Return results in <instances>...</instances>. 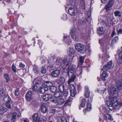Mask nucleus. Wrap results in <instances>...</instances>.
Masks as SVG:
<instances>
[{
    "label": "nucleus",
    "mask_w": 122,
    "mask_h": 122,
    "mask_svg": "<svg viewBox=\"0 0 122 122\" xmlns=\"http://www.w3.org/2000/svg\"><path fill=\"white\" fill-rule=\"evenodd\" d=\"M117 90L113 85H111L110 88L108 89L109 94L110 96L117 95L118 92H122V80L120 79L116 82Z\"/></svg>",
    "instance_id": "obj_1"
},
{
    "label": "nucleus",
    "mask_w": 122,
    "mask_h": 122,
    "mask_svg": "<svg viewBox=\"0 0 122 122\" xmlns=\"http://www.w3.org/2000/svg\"><path fill=\"white\" fill-rule=\"evenodd\" d=\"M76 69V66L75 65H71L69 66L67 71V75L69 77H76V75L74 74V72Z\"/></svg>",
    "instance_id": "obj_2"
},
{
    "label": "nucleus",
    "mask_w": 122,
    "mask_h": 122,
    "mask_svg": "<svg viewBox=\"0 0 122 122\" xmlns=\"http://www.w3.org/2000/svg\"><path fill=\"white\" fill-rule=\"evenodd\" d=\"M116 96L117 95H115L111 98L109 104L108 105V107H113L115 109L117 108V107L119 104L117 102V98Z\"/></svg>",
    "instance_id": "obj_3"
},
{
    "label": "nucleus",
    "mask_w": 122,
    "mask_h": 122,
    "mask_svg": "<svg viewBox=\"0 0 122 122\" xmlns=\"http://www.w3.org/2000/svg\"><path fill=\"white\" fill-rule=\"evenodd\" d=\"M75 48L77 51L82 53H84L86 51L85 46L82 44H77L75 46Z\"/></svg>",
    "instance_id": "obj_4"
},
{
    "label": "nucleus",
    "mask_w": 122,
    "mask_h": 122,
    "mask_svg": "<svg viewBox=\"0 0 122 122\" xmlns=\"http://www.w3.org/2000/svg\"><path fill=\"white\" fill-rule=\"evenodd\" d=\"M32 118L33 121L36 122H46L47 120V119L46 118L42 119V121L41 120L40 116L38 115L36 113L33 115Z\"/></svg>",
    "instance_id": "obj_5"
},
{
    "label": "nucleus",
    "mask_w": 122,
    "mask_h": 122,
    "mask_svg": "<svg viewBox=\"0 0 122 122\" xmlns=\"http://www.w3.org/2000/svg\"><path fill=\"white\" fill-rule=\"evenodd\" d=\"M78 12V10L75 7L70 8L68 10V13L71 15H74Z\"/></svg>",
    "instance_id": "obj_6"
},
{
    "label": "nucleus",
    "mask_w": 122,
    "mask_h": 122,
    "mask_svg": "<svg viewBox=\"0 0 122 122\" xmlns=\"http://www.w3.org/2000/svg\"><path fill=\"white\" fill-rule=\"evenodd\" d=\"M38 82H36V85H33L32 87L33 90L35 91H37L39 90L41 87V81H38Z\"/></svg>",
    "instance_id": "obj_7"
},
{
    "label": "nucleus",
    "mask_w": 122,
    "mask_h": 122,
    "mask_svg": "<svg viewBox=\"0 0 122 122\" xmlns=\"http://www.w3.org/2000/svg\"><path fill=\"white\" fill-rule=\"evenodd\" d=\"M112 61H110L107 64L104 66L102 68V71H107L112 68Z\"/></svg>",
    "instance_id": "obj_8"
},
{
    "label": "nucleus",
    "mask_w": 122,
    "mask_h": 122,
    "mask_svg": "<svg viewBox=\"0 0 122 122\" xmlns=\"http://www.w3.org/2000/svg\"><path fill=\"white\" fill-rule=\"evenodd\" d=\"M71 36L73 39L76 41L77 39L78 38V36L76 34L77 32L76 31L75 29H72L70 32Z\"/></svg>",
    "instance_id": "obj_9"
},
{
    "label": "nucleus",
    "mask_w": 122,
    "mask_h": 122,
    "mask_svg": "<svg viewBox=\"0 0 122 122\" xmlns=\"http://www.w3.org/2000/svg\"><path fill=\"white\" fill-rule=\"evenodd\" d=\"M114 4V2L113 0H110L109 1L108 4H107L105 8L106 9L107 11H108L110 10L111 9V7Z\"/></svg>",
    "instance_id": "obj_10"
},
{
    "label": "nucleus",
    "mask_w": 122,
    "mask_h": 122,
    "mask_svg": "<svg viewBox=\"0 0 122 122\" xmlns=\"http://www.w3.org/2000/svg\"><path fill=\"white\" fill-rule=\"evenodd\" d=\"M32 95V92L30 90L25 95V98L26 100L28 101L30 100L31 99Z\"/></svg>",
    "instance_id": "obj_11"
},
{
    "label": "nucleus",
    "mask_w": 122,
    "mask_h": 122,
    "mask_svg": "<svg viewBox=\"0 0 122 122\" xmlns=\"http://www.w3.org/2000/svg\"><path fill=\"white\" fill-rule=\"evenodd\" d=\"M60 72L59 70H55L52 72L51 75L52 77H56L58 76Z\"/></svg>",
    "instance_id": "obj_12"
},
{
    "label": "nucleus",
    "mask_w": 122,
    "mask_h": 122,
    "mask_svg": "<svg viewBox=\"0 0 122 122\" xmlns=\"http://www.w3.org/2000/svg\"><path fill=\"white\" fill-rule=\"evenodd\" d=\"M108 76V75L106 71H103L101 76L102 80L104 81H105Z\"/></svg>",
    "instance_id": "obj_13"
},
{
    "label": "nucleus",
    "mask_w": 122,
    "mask_h": 122,
    "mask_svg": "<svg viewBox=\"0 0 122 122\" xmlns=\"http://www.w3.org/2000/svg\"><path fill=\"white\" fill-rule=\"evenodd\" d=\"M51 97L50 94H47L43 97V98L44 101H47Z\"/></svg>",
    "instance_id": "obj_14"
},
{
    "label": "nucleus",
    "mask_w": 122,
    "mask_h": 122,
    "mask_svg": "<svg viewBox=\"0 0 122 122\" xmlns=\"http://www.w3.org/2000/svg\"><path fill=\"white\" fill-rule=\"evenodd\" d=\"M113 17L112 14H108L106 17V18L107 20L108 23H112V18Z\"/></svg>",
    "instance_id": "obj_15"
},
{
    "label": "nucleus",
    "mask_w": 122,
    "mask_h": 122,
    "mask_svg": "<svg viewBox=\"0 0 122 122\" xmlns=\"http://www.w3.org/2000/svg\"><path fill=\"white\" fill-rule=\"evenodd\" d=\"M97 33L100 35H101L103 34L104 33V31L103 28L101 27L97 29Z\"/></svg>",
    "instance_id": "obj_16"
},
{
    "label": "nucleus",
    "mask_w": 122,
    "mask_h": 122,
    "mask_svg": "<svg viewBox=\"0 0 122 122\" xmlns=\"http://www.w3.org/2000/svg\"><path fill=\"white\" fill-rule=\"evenodd\" d=\"M41 112L43 113H45L47 111V109L46 107V105L45 104H43L41 105Z\"/></svg>",
    "instance_id": "obj_17"
},
{
    "label": "nucleus",
    "mask_w": 122,
    "mask_h": 122,
    "mask_svg": "<svg viewBox=\"0 0 122 122\" xmlns=\"http://www.w3.org/2000/svg\"><path fill=\"white\" fill-rule=\"evenodd\" d=\"M118 39V37L117 36H116L112 40L111 43V45L113 46L114 44L117 42Z\"/></svg>",
    "instance_id": "obj_18"
},
{
    "label": "nucleus",
    "mask_w": 122,
    "mask_h": 122,
    "mask_svg": "<svg viewBox=\"0 0 122 122\" xmlns=\"http://www.w3.org/2000/svg\"><path fill=\"white\" fill-rule=\"evenodd\" d=\"M65 101L63 99L60 97L57 99V102L58 104L60 105H62L64 102Z\"/></svg>",
    "instance_id": "obj_19"
},
{
    "label": "nucleus",
    "mask_w": 122,
    "mask_h": 122,
    "mask_svg": "<svg viewBox=\"0 0 122 122\" xmlns=\"http://www.w3.org/2000/svg\"><path fill=\"white\" fill-rule=\"evenodd\" d=\"M68 52L69 55L72 56L74 52V49L72 47H70L69 48Z\"/></svg>",
    "instance_id": "obj_20"
},
{
    "label": "nucleus",
    "mask_w": 122,
    "mask_h": 122,
    "mask_svg": "<svg viewBox=\"0 0 122 122\" xmlns=\"http://www.w3.org/2000/svg\"><path fill=\"white\" fill-rule=\"evenodd\" d=\"M44 85L47 87H51L53 86V84L52 83L49 81H47L44 83Z\"/></svg>",
    "instance_id": "obj_21"
},
{
    "label": "nucleus",
    "mask_w": 122,
    "mask_h": 122,
    "mask_svg": "<svg viewBox=\"0 0 122 122\" xmlns=\"http://www.w3.org/2000/svg\"><path fill=\"white\" fill-rule=\"evenodd\" d=\"M4 97L3 100L5 102H8L10 101V99L7 94H6Z\"/></svg>",
    "instance_id": "obj_22"
},
{
    "label": "nucleus",
    "mask_w": 122,
    "mask_h": 122,
    "mask_svg": "<svg viewBox=\"0 0 122 122\" xmlns=\"http://www.w3.org/2000/svg\"><path fill=\"white\" fill-rule=\"evenodd\" d=\"M85 56H80L79 57V61L78 62V64L82 65L83 63L84 60L85 58Z\"/></svg>",
    "instance_id": "obj_23"
},
{
    "label": "nucleus",
    "mask_w": 122,
    "mask_h": 122,
    "mask_svg": "<svg viewBox=\"0 0 122 122\" xmlns=\"http://www.w3.org/2000/svg\"><path fill=\"white\" fill-rule=\"evenodd\" d=\"M50 91L53 93H54L56 92L57 90L56 87L53 86H52L50 87Z\"/></svg>",
    "instance_id": "obj_24"
},
{
    "label": "nucleus",
    "mask_w": 122,
    "mask_h": 122,
    "mask_svg": "<svg viewBox=\"0 0 122 122\" xmlns=\"http://www.w3.org/2000/svg\"><path fill=\"white\" fill-rule=\"evenodd\" d=\"M59 90L61 92H64V85L63 84H61L59 86Z\"/></svg>",
    "instance_id": "obj_25"
},
{
    "label": "nucleus",
    "mask_w": 122,
    "mask_h": 122,
    "mask_svg": "<svg viewBox=\"0 0 122 122\" xmlns=\"http://www.w3.org/2000/svg\"><path fill=\"white\" fill-rule=\"evenodd\" d=\"M7 109L6 108L2 107H0V114H2L3 113L7 111Z\"/></svg>",
    "instance_id": "obj_26"
},
{
    "label": "nucleus",
    "mask_w": 122,
    "mask_h": 122,
    "mask_svg": "<svg viewBox=\"0 0 122 122\" xmlns=\"http://www.w3.org/2000/svg\"><path fill=\"white\" fill-rule=\"evenodd\" d=\"M80 5L82 8L84 10H85V4L84 1L83 0H81L80 3Z\"/></svg>",
    "instance_id": "obj_27"
},
{
    "label": "nucleus",
    "mask_w": 122,
    "mask_h": 122,
    "mask_svg": "<svg viewBox=\"0 0 122 122\" xmlns=\"http://www.w3.org/2000/svg\"><path fill=\"white\" fill-rule=\"evenodd\" d=\"M54 95L55 98H59L62 96L61 94H60L59 92H56L54 94Z\"/></svg>",
    "instance_id": "obj_28"
},
{
    "label": "nucleus",
    "mask_w": 122,
    "mask_h": 122,
    "mask_svg": "<svg viewBox=\"0 0 122 122\" xmlns=\"http://www.w3.org/2000/svg\"><path fill=\"white\" fill-rule=\"evenodd\" d=\"M6 94V93L4 90L2 89H0V95L2 97H4Z\"/></svg>",
    "instance_id": "obj_29"
},
{
    "label": "nucleus",
    "mask_w": 122,
    "mask_h": 122,
    "mask_svg": "<svg viewBox=\"0 0 122 122\" xmlns=\"http://www.w3.org/2000/svg\"><path fill=\"white\" fill-rule=\"evenodd\" d=\"M114 14L116 16H118V17H121V12L118 11H115L114 12Z\"/></svg>",
    "instance_id": "obj_30"
},
{
    "label": "nucleus",
    "mask_w": 122,
    "mask_h": 122,
    "mask_svg": "<svg viewBox=\"0 0 122 122\" xmlns=\"http://www.w3.org/2000/svg\"><path fill=\"white\" fill-rule=\"evenodd\" d=\"M16 113L15 112L13 113L12 114V117L11 121L13 122H15V120L16 117Z\"/></svg>",
    "instance_id": "obj_31"
},
{
    "label": "nucleus",
    "mask_w": 122,
    "mask_h": 122,
    "mask_svg": "<svg viewBox=\"0 0 122 122\" xmlns=\"http://www.w3.org/2000/svg\"><path fill=\"white\" fill-rule=\"evenodd\" d=\"M104 117H105V118H106V119L104 120L105 121H106L105 122H107V120L108 119L110 120H111L112 119L111 116L109 114H107L106 115H104Z\"/></svg>",
    "instance_id": "obj_32"
},
{
    "label": "nucleus",
    "mask_w": 122,
    "mask_h": 122,
    "mask_svg": "<svg viewBox=\"0 0 122 122\" xmlns=\"http://www.w3.org/2000/svg\"><path fill=\"white\" fill-rule=\"evenodd\" d=\"M59 81H60V83L59 82V83H64L65 81V79L64 77L63 76H62L61 77L59 80Z\"/></svg>",
    "instance_id": "obj_33"
},
{
    "label": "nucleus",
    "mask_w": 122,
    "mask_h": 122,
    "mask_svg": "<svg viewBox=\"0 0 122 122\" xmlns=\"http://www.w3.org/2000/svg\"><path fill=\"white\" fill-rule=\"evenodd\" d=\"M71 96L72 97L74 96L76 93V90L70 91Z\"/></svg>",
    "instance_id": "obj_34"
},
{
    "label": "nucleus",
    "mask_w": 122,
    "mask_h": 122,
    "mask_svg": "<svg viewBox=\"0 0 122 122\" xmlns=\"http://www.w3.org/2000/svg\"><path fill=\"white\" fill-rule=\"evenodd\" d=\"M76 78V77H73L70 78L69 79L68 83L69 84H71V83L73 82Z\"/></svg>",
    "instance_id": "obj_35"
},
{
    "label": "nucleus",
    "mask_w": 122,
    "mask_h": 122,
    "mask_svg": "<svg viewBox=\"0 0 122 122\" xmlns=\"http://www.w3.org/2000/svg\"><path fill=\"white\" fill-rule=\"evenodd\" d=\"M57 63L60 65H61L63 63V60L61 58H58L57 60Z\"/></svg>",
    "instance_id": "obj_36"
},
{
    "label": "nucleus",
    "mask_w": 122,
    "mask_h": 122,
    "mask_svg": "<svg viewBox=\"0 0 122 122\" xmlns=\"http://www.w3.org/2000/svg\"><path fill=\"white\" fill-rule=\"evenodd\" d=\"M12 103L10 101L8 102H6L5 104V106L6 107L8 108H11V106Z\"/></svg>",
    "instance_id": "obj_37"
},
{
    "label": "nucleus",
    "mask_w": 122,
    "mask_h": 122,
    "mask_svg": "<svg viewBox=\"0 0 122 122\" xmlns=\"http://www.w3.org/2000/svg\"><path fill=\"white\" fill-rule=\"evenodd\" d=\"M44 87L43 86L42 87H41L39 91V92L41 94H43L45 92L44 90Z\"/></svg>",
    "instance_id": "obj_38"
},
{
    "label": "nucleus",
    "mask_w": 122,
    "mask_h": 122,
    "mask_svg": "<svg viewBox=\"0 0 122 122\" xmlns=\"http://www.w3.org/2000/svg\"><path fill=\"white\" fill-rule=\"evenodd\" d=\"M64 39L67 38V39L66 40V41L68 44H70L71 42V39L69 37H68L67 36L66 37L65 36H64Z\"/></svg>",
    "instance_id": "obj_39"
},
{
    "label": "nucleus",
    "mask_w": 122,
    "mask_h": 122,
    "mask_svg": "<svg viewBox=\"0 0 122 122\" xmlns=\"http://www.w3.org/2000/svg\"><path fill=\"white\" fill-rule=\"evenodd\" d=\"M61 122H67L66 118L64 116H62L61 118Z\"/></svg>",
    "instance_id": "obj_40"
},
{
    "label": "nucleus",
    "mask_w": 122,
    "mask_h": 122,
    "mask_svg": "<svg viewBox=\"0 0 122 122\" xmlns=\"http://www.w3.org/2000/svg\"><path fill=\"white\" fill-rule=\"evenodd\" d=\"M62 63H63L64 65L67 66L68 65V61L66 59L64 58L63 60Z\"/></svg>",
    "instance_id": "obj_41"
},
{
    "label": "nucleus",
    "mask_w": 122,
    "mask_h": 122,
    "mask_svg": "<svg viewBox=\"0 0 122 122\" xmlns=\"http://www.w3.org/2000/svg\"><path fill=\"white\" fill-rule=\"evenodd\" d=\"M87 107V108L86 109V110L88 111H90L92 108L91 105V103H89L88 104Z\"/></svg>",
    "instance_id": "obj_42"
},
{
    "label": "nucleus",
    "mask_w": 122,
    "mask_h": 122,
    "mask_svg": "<svg viewBox=\"0 0 122 122\" xmlns=\"http://www.w3.org/2000/svg\"><path fill=\"white\" fill-rule=\"evenodd\" d=\"M38 67L36 66H34L33 67V70L35 73H37L38 72Z\"/></svg>",
    "instance_id": "obj_43"
},
{
    "label": "nucleus",
    "mask_w": 122,
    "mask_h": 122,
    "mask_svg": "<svg viewBox=\"0 0 122 122\" xmlns=\"http://www.w3.org/2000/svg\"><path fill=\"white\" fill-rule=\"evenodd\" d=\"M85 23V21L84 20H81L79 19L78 21V23L80 25H83Z\"/></svg>",
    "instance_id": "obj_44"
},
{
    "label": "nucleus",
    "mask_w": 122,
    "mask_h": 122,
    "mask_svg": "<svg viewBox=\"0 0 122 122\" xmlns=\"http://www.w3.org/2000/svg\"><path fill=\"white\" fill-rule=\"evenodd\" d=\"M70 86V90H76L75 87L74 86V85L72 84H69Z\"/></svg>",
    "instance_id": "obj_45"
},
{
    "label": "nucleus",
    "mask_w": 122,
    "mask_h": 122,
    "mask_svg": "<svg viewBox=\"0 0 122 122\" xmlns=\"http://www.w3.org/2000/svg\"><path fill=\"white\" fill-rule=\"evenodd\" d=\"M46 70L45 68L44 67H42L41 71V72L43 73L44 74L46 72Z\"/></svg>",
    "instance_id": "obj_46"
},
{
    "label": "nucleus",
    "mask_w": 122,
    "mask_h": 122,
    "mask_svg": "<svg viewBox=\"0 0 122 122\" xmlns=\"http://www.w3.org/2000/svg\"><path fill=\"white\" fill-rule=\"evenodd\" d=\"M51 102H53L55 103H56L57 102V100H56V99L54 97H51Z\"/></svg>",
    "instance_id": "obj_47"
},
{
    "label": "nucleus",
    "mask_w": 122,
    "mask_h": 122,
    "mask_svg": "<svg viewBox=\"0 0 122 122\" xmlns=\"http://www.w3.org/2000/svg\"><path fill=\"white\" fill-rule=\"evenodd\" d=\"M82 68H81V69H80L79 71H76V74L78 76H79V75H81L82 74Z\"/></svg>",
    "instance_id": "obj_48"
},
{
    "label": "nucleus",
    "mask_w": 122,
    "mask_h": 122,
    "mask_svg": "<svg viewBox=\"0 0 122 122\" xmlns=\"http://www.w3.org/2000/svg\"><path fill=\"white\" fill-rule=\"evenodd\" d=\"M90 92H85L84 96L87 98L89 97L90 96Z\"/></svg>",
    "instance_id": "obj_49"
},
{
    "label": "nucleus",
    "mask_w": 122,
    "mask_h": 122,
    "mask_svg": "<svg viewBox=\"0 0 122 122\" xmlns=\"http://www.w3.org/2000/svg\"><path fill=\"white\" fill-rule=\"evenodd\" d=\"M4 77L6 79L7 82L9 80L8 75L7 74H5L4 75Z\"/></svg>",
    "instance_id": "obj_50"
},
{
    "label": "nucleus",
    "mask_w": 122,
    "mask_h": 122,
    "mask_svg": "<svg viewBox=\"0 0 122 122\" xmlns=\"http://www.w3.org/2000/svg\"><path fill=\"white\" fill-rule=\"evenodd\" d=\"M86 101L85 100H83L82 103L81 104V106L82 107H84L85 105Z\"/></svg>",
    "instance_id": "obj_51"
},
{
    "label": "nucleus",
    "mask_w": 122,
    "mask_h": 122,
    "mask_svg": "<svg viewBox=\"0 0 122 122\" xmlns=\"http://www.w3.org/2000/svg\"><path fill=\"white\" fill-rule=\"evenodd\" d=\"M118 59L120 60H122V51H121L118 55Z\"/></svg>",
    "instance_id": "obj_52"
},
{
    "label": "nucleus",
    "mask_w": 122,
    "mask_h": 122,
    "mask_svg": "<svg viewBox=\"0 0 122 122\" xmlns=\"http://www.w3.org/2000/svg\"><path fill=\"white\" fill-rule=\"evenodd\" d=\"M15 95L18 96L19 94V91L18 88H16L15 90Z\"/></svg>",
    "instance_id": "obj_53"
},
{
    "label": "nucleus",
    "mask_w": 122,
    "mask_h": 122,
    "mask_svg": "<svg viewBox=\"0 0 122 122\" xmlns=\"http://www.w3.org/2000/svg\"><path fill=\"white\" fill-rule=\"evenodd\" d=\"M55 59V58L54 57H51V58L49 60H48L49 61L48 62H48H52L54 61V60Z\"/></svg>",
    "instance_id": "obj_54"
},
{
    "label": "nucleus",
    "mask_w": 122,
    "mask_h": 122,
    "mask_svg": "<svg viewBox=\"0 0 122 122\" xmlns=\"http://www.w3.org/2000/svg\"><path fill=\"white\" fill-rule=\"evenodd\" d=\"M70 2L71 5H75L76 3L75 0H70Z\"/></svg>",
    "instance_id": "obj_55"
},
{
    "label": "nucleus",
    "mask_w": 122,
    "mask_h": 122,
    "mask_svg": "<svg viewBox=\"0 0 122 122\" xmlns=\"http://www.w3.org/2000/svg\"><path fill=\"white\" fill-rule=\"evenodd\" d=\"M12 69L15 72H16V67L14 65V63L12 65Z\"/></svg>",
    "instance_id": "obj_56"
},
{
    "label": "nucleus",
    "mask_w": 122,
    "mask_h": 122,
    "mask_svg": "<svg viewBox=\"0 0 122 122\" xmlns=\"http://www.w3.org/2000/svg\"><path fill=\"white\" fill-rule=\"evenodd\" d=\"M85 92H90L89 89V88L88 86H86L85 87Z\"/></svg>",
    "instance_id": "obj_57"
},
{
    "label": "nucleus",
    "mask_w": 122,
    "mask_h": 122,
    "mask_svg": "<svg viewBox=\"0 0 122 122\" xmlns=\"http://www.w3.org/2000/svg\"><path fill=\"white\" fill-rule=\"evenodd\" d=\"M68 95V93L67 91H66L65 92L63 93V95L65 97H66Z\"/></svg>",
    "instance_id": "obj_58"
},
{
    "label": "nucleus",
    "mask_w": 122,
    "mask_h": 122,
    "mask_svg": "<svg viewBox=\"0 0 122 122\" xmlns=\"http://www.w3.org/2000/svg\"><path fill=\"white\" fill-rule=\"evenodd\" d=\"M25 65L24 64H22L21 62H20V63L19 66L21 68H23L25 67Z\"/></svg>",
    "instance_id": "obj_59"
},
{
    "label": "nucleus",
    "mask_w": 122,
    "mask_h": 122,
    "mask_svg": "<svg viewBox=\"0 0 122 122\" xmlns=\"http://www.w3.org/2000/svg\"><path fill=\"white\" fill-rule=\"evenodd\" d=\"M71 101V100L70 99H69L67 100L65 102L64 105H66L68 103V102H70Z\"/></svg>",
    "instance_id": "obj_60"
},
{
    "label": "nucleus",
    "mask_w": 122,
    "mask_h": 122,
    "mask_svg": "<svg viewBox=\"0 0 122 122\" xmlns=\"http://www.w3.org/2000/svg\"><path fill=\"white\" fill-rule=\"evenodd\" d=\"M117 33L118 34L120 33V34H122V29H119L117 31Z\"/></svg>",
    "instance_id": "obj_61"
},
{
    "label": "nucleus",
    "mask_w": 122,
    "mask_h": 122,
    "mask_svg": "<svg viewBox=\"0 0 122 122\" xmlns=\"http://www.w3.org/2000/svg\"><path fill=\"white\" fill-rule=\"evenodd\" d=\"M115 34V30L114 29L112 31V33L111 34V36L112 37H113Z\"/></svg>",
    "instance_id": "obj_62"
},
{
    "label": "nucleus",
    "mask_w": 122,
    "mask_h": 122,
    "mask_svg": "<svg viewBox=\"0 0 122 122\" xmlns=\"http://www.w3.org/2000/svg\"><path fill=\"white\" fill-rule=\"evenodd\" d=\"M23 121L24 122H29V121L27 118H25L24 119Z\"/></svg>",
    "instance_id": "obj_63"
},
{
    "label": "nucleus",
    "mask_w": 122,
    "mask_h": 122,
    "mask_svg": "<svg viewBox=\"0 0 122 122\" xmlns=\"http://www.w3.org/2000/svg\"><path fill=\"white\" fill-rule=\"evenodd\" d=\"M56 110V109H51L50 111V112L51 113H53L55 112Z\"/></svg>",
    "instance_id": "obj_64"
}]
</instances>
